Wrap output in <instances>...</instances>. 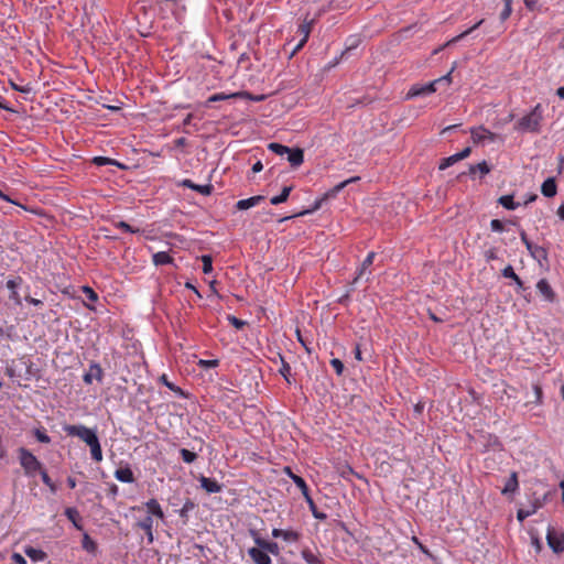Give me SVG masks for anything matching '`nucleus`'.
Here are the masks:
<instances>
[{
  "mask_svg": "<svg viewBox=\"0 0 564 564\" xmlns=\"http://www.w3.org/2000/svg\"><path fill=\"white\" fill-rule=\"evenodd\" d=\"M544 118V109L541 104L535 105L530 112L521 117L514 124V130L520 133H540Z\"/></svg>",
  "mask_w": 564,
  "mask_h": 564,
  "instance_id": "f257e3e1",
  "label": "nucleus"
},
{
  "mask_svg": "<svg viewBox=\"0 0 564 564\" xmlns=\"http://www.w3.org/2000/svg\"><path fill=\"white\" fill-rule=\"evenodd\" d=\"M19 462L26 477H34L43 470L42 463L29 449L20 447L18 449Z\"/></svg>",
  "mask_w": 564,
  "mask_h": 564,
  "instance_id": "f03ea898",
  "label": "nucleus"
},
{
  "mask_svg": "<svg viewBox=\"0 0 564 564\" xmlns=\"http://www.w3.org/2000/svg\"><path fill=\"white\" fill-rule=\"evenodd\" d=\"M64 432L68 436H76L80 438L87 445L91 444L96 440H98L97 433L95 430L89 429L83 424L78 425H64Z\"/></svg>",
  "mask_w": 564,
  "mask_h": 564,
  "instance_id": "7ed1b4c3",
  "label": "nucleus"
},
{
  "mask_svg": "<svg viewBox=\"0 0 564 564\" xmlns=\"http://www.w3.org/2000/svg\"><path fill=\"white\" fill-rule=\"evenodd\" d=\"M546 542L554 553L561 554L564 552V533L554 530L552 527L547 528Z\"/></svg>",
  "mask_w": 564,
  "mask_h": 564,
  "instance_id": "20e7f679",
  "label": "nucleus"
},
{
  "mask_svg": "<svg viewBox=\"0 0 564 564\" xmlns=\"http://www.w3.org/2000/svg\"><path fill=\"white\" fill-rule=\"evenodd\" d=\"M471 139L475 143H492L497 140V134L489 131L485 127H476L470 129Z\"/></svg>",
  "mask_w": 564,
  "mask_h": 564,
  "instance_id": "39448f33",
  "label": "nucleus"
},
{
  "mask_svg": "<svg viewBox=\"0 0 564 564\" xmlns=\"http://www.w3.org/2000/svg\"><path fill=\"white\" fill-rule=\"evenodd\" d=\"M376 253L373 251L369 252L365 260L362 261L360 268L357 270V274L352 281V284L357 283L359 280L365 279L368 282L371 278V271L369 268L372 265Z\"/></svg>",
  "mask_w": 564,
  "mask_h": 564,
  "instance_id": "423d86ee",
  "label": "nucleus"
},
{
  "mask_svg": "<svg viewBox=\"0 0 564 564\" xmlns=\"http://www.w3.org/2000/svg\"><path fill=\"white\" fill-rule=\"evenodd\" d=\"M251 536L253 538L254 543L265 550L267 553H271L273 555H278L280 553V547L276 542H270L264 539H262L257 531L251 530L250 531Z\"/></svg>",
  "mask_w": 564,
  "mask_h": 564,
  "instance_id": "0eeeda50",
  "label": "nucleus"
},
{
  "mask_svg": "<svg viewBox=\"0 0 564 564\" xmlns=\"http://www.w3.org/2000/svg\"><path fill=\"white\" fill-rule=\"evenodd\" d=\"M248 555L256 564H271L272 563L271 557L265 552V550L259 547L258 545H257V547H250L248 550Z\"/></svg>",
  "mask_w": 564,
  "mask_h": 564,
  "instance_id": "6e6552de",
  "label": "nucleus"
},
{
  "mask_svg": "<svg viewBox=\"0 0 564 564\" xmlns=\"http://www.w3.org/2000/svg\"><path fill=\"white\" fill-rule=\"evenodd\" d=\"M435 86H436V82H434V80L430 82L425 85L413 86V87H411V89L408 93V98L430 95L436 90Z\"/></svg>",
  "mask_w": 564,
  "mask_h": 564,
  "instance_id": "1a4fd4ad",
  "label": "nucleus"
},
{
  "mask_svg": "<svg viewBox=\"0 0 564 564\" xmlns=\"http://www.w3.org/2000/svg\"><path fill=\"white\" fill-rule=\"evenodd\" d=\"M536 290L546 302L552 303L555 301L556 295L552 286L545 279H541L540 281H538Z\"/></svg>",
  "mask_w": 564,
  "mask_h": 564,
  "instance_id": "9d476101",
  "label": "nucleus"
},
{
  "mask_svg": "<svg viewBox=\"0 0 564 564\" xmlns=\"http://www.w3.org/2000/svg\"><path fill=\"white\" fill-rule=\"evenodd\" d=\"M104 376V371L99 364L93 362L89 366V371L84 375L83 380L85 383L90 384L93 382V379H96L97 381H101Z\"/></svg>",
  "mask_w": 564,
  "mask_h": 564,
  "instance_id": "9b49d317",
  "label": "nucleus"
},
{
  "mask_svg": "<svg viewBox=\"0 0 564 564\" xmlns=\"http://www.w3.org/2000/svg\"><path fill=\"white\" fill-rule=\"evenodd\" d=\"M22 283V279L20 276H15L12 279H9L7 281V288L10 290V299L17 304H21V297L18 292L19 286Z\"/></svg>",
  "mask_w": 564,
  "mask_h": 564,
  "instance_id": "f8f14e48",
  "label": "nucleus"
},
{
  "mask_svg": "<svg viewBox=\"0 0 564 564\" xmlns=\"http://www.w3.org/2000/svg\"><path fill=\"white\" fill-rule=\"evenodd\" d=\"M527 250L531 254V257L536 260L541 265L544 261H547V251L545 248L541 246H536L534 243H528Z\"/></svg>",
  "mask_w": 564,
  "mask_h": 564,
  "instance_id": "ddd939ff",
  "label": "nucleus"
},
{
  "mask_svg": "<svg viewBox=\"0 0 564 564\" xmlns=\"http://www.w3.org/2000/svg\"><path fill=\"white\" fill-rule=\"evenodd\" d=\"M181 186L191 188L195 192H198L202 195H210L213 192V185L206 184V185H198L193 183L191 180L185 178L180 183Z\"/></svg>",
  "mask_w": 564,
  "mask_h": 564,
  "instance_id": "4468645a",
  "label": "nucleus"
},
{
  "mask_svg": "<svg viewBox=\"0 0 564 564\" xmlns=\"http://www.w3.org/2000/svg\"><path fill=\"white\" fill-rule=\"evenodd\" d=\"M299 32L302 35V37L299 41V43L294 46L292 52L290 53V58L293 57L304 46V44L307 42V39L310 36V32H311L310 24H306V23L301 24L299 26Z\"/></svg>",
  "mask_w": 564,
  "mask_h": 564,
  "instance_id": "2eb2a0df",
  "label": "nucleus"
},
{
  "mask_svg": "<svg viewBox=\"0 0 564 564\" xmlns=\"http://www.w3.org/2000/svg\"><path fill=\"white\" fill-rule=\"evenodd\" d=\"M200 487L208 494H217L221 491V485L213 478L202 476L199 478Z\"/></svg>",
  "mask_w": 564,
  "mask_h": 564,
  "instance_id": "dca6fc26",
  "label": "nucleus"
},
{
  "mask_svg": "<svg viewBox=\"0 0 564 564\" xmlns=\"http://www.w3.org/2000/svg\"><path fill=\"white\" fill-rule=\"evenodd\" d=\"M264 199V196L257 195L246 199H240L236 203V208L239 210H247L251 207L257 206L260 202Z\"/></svg>",
  "mask_w": 564,
  "mask_h": 564,
  "instance_id": "f3484780",
  "label": "nucleus"
},
{
  "mask_svg": "<svg viewBox=\"0 0 564 564\" xmlns=\"http://www.w3.org/2000/svg\"><path fill=\"white\" fill-rule=\"evenodd\" d=\"M288 161L293 167H297L303 163L304 153L300 148L291 149L290 152H286Z\"/></svg>",
  "mask_w": 564,
  "mask_h": 564,
  "instance_id": "a211bd4d",
  "label": "nucleus"
},
{
  "mask_svg": "<svg viewBox=\"0 0 564 564\" xmlns=\"http://www.w3.org/2000/svg\"><path fill=\"white\" fill-rule=\"evenodd\" d=\"M359 180H360L359 176H352V177H350L348 180H345V181L338 183L337 185H335L333 188H330L329 191H327L325 193V197L334 198L347 185H349L351 183H355V182H358Z\"/></svg>",
  "mask_w": 564,
  "mask_h": 564,
  "instance_id": "6ab92c4d",
  "label": "nucleus"
},
{
  "mask_svg": "<svg viewBox=\"0 0 564 564\" xmlns=\"http://www.w3.org/2000/svg\"><path fill=\"white\" fill-rule=\"evenodd\" d=\"M519 489L518 475L516 471H512L509 479L506 481L505 487L501 490L502 495L514 494Z\"/></svg>",
  "mask_w": 564,
  "mask_h": 564,
  "instance_id": "aec40b11",
  "label": "nucleus"
},
{
  "mask_svg": "<svg viewBox=\"0 0 564 564\" xmlns=\"http://www.w3.org/2000/svg\"><path fill=\"white\" fill-rule=\"evenodd\" d=\"M541 192L545 197H553L556 195L557 187L553 177L546 178L541 186Z\"/></svg>",
  "mask_w": 564,
  "mask_h": 564,
  "instance_id": "412c9836",
  "label": "nucleus"
},
{
  "mask_svg": "<svg viewBox=\"0 0 564 564\" xmlns=\"http://www.w3.org/2000/svg\"><path fill=\"white\" fill-rule=\"evenodd\" d=\"M115 477L117 480L126 484H131L134 481L133 473L129 467L118 468L115 471Z\"/></svg>",
  "mask_w": 564,
  "mask_h": 564,
  "instance_id": "4be33fe9",
  "label": "nucleus"
},
{
  "mask_svg": "<svg viewBox=\"0 0 564 564\" xmlns=\"http://www.w3.org/2000/svg\"><path fill=\"white\" fill-rule=\"evenodd\" d=\"M145 507L148 512L150 513L149 516H155L160 519L164 518V512L156 499H150L149 501H147Z\"/></svg>",
  "mask_w": 564,
  "mask_h": 564,
  "instance_id": "5701e85b",
  "label": "nucleus"
},
{
  "mask_svg": "<svg viewBox=\"0 0 564 564\" xmlns=\"http://www.w3.org/2000/svg\"><path fill=\"white\" fill-rule=\"evenodd\" d=\"M155 265L172 264L174 259L165 251H159L152 256Z\"/></svg>",
  "mask_w": 564,
  "mask_h": 564,
  "instance_id": "b1692460",
  "label": "nucleus"
},
{
  "mask_svg": "<svg viewBox=\"0 0 564 564\" xmlns=\"http://www.w3.org/2000/svg\"><path fill=\"white\" fill-rule=\"evenodd\" d=\"M502 275L505 278L511 279V281H514V283L517 284V288H518L519 291L520 290H524L523 282L521 281L519 275L514 272V270H513V268L511 265H507L502 270Z\"/></svg>",
  "mask_w": 564,
  "mask_h": 564,
  "instance_id": "393cba45",
  "label": "nucleus"
},
{
  "mask_svg": "<svg viewBox=\"0 0 564 564\" xmlns=\"http://www.w3.org/2000/svg\"><path fill=\"white\" fill-rule=\"evenodd\" d=\"M285 470H286V474L290 476V478L293 480V482L301 490L302 495L304 492L308 491V487H307L305 480L302 477L293 474L290 467H286Z\"/></svg>",
  "mask_w": 564,
  "mask_h": 564,
  "instance_id": "a878e982",
  "label": "nucleus"
},
{
  "mask_svg": "<svg viewBox=\"0 0 564 564\" xmlns=\"http://www.w3.org/2000/svg\"><path fill=\"white\" fill-rule=\"evenodd\" d=\"M540 507L541 505L539 502H534L530 509H519L517 512V519L520 522H523L527 518L534 514Z\"/></svg>",
  "mask_w": 564,
  "mask_h": 564,
  "instance_id": "bb28decb",
  "label": "nucleus"
},
{
  "mask_svg": "<svg viewBox=\"0 0 564 564\" xmlns=\"http://www.w3.org/2000/svg\"><path fill=\"white\" fill-rule=\"evenodd\" d=\"M66 518L74 524V527L78 530H82L83 527L79 524V512L75 508H66L65 509Z\"/></svg>",
  "mask_w": 564,
  "mask_h": 564,
  "instance_id": "cd10ccee",
  "label": "nucleus"
},
{
  "mask_svg": "<svg viewBox=\"0 0 564 564\" xmlns=\"http://www.w3.org/2000/svg\"><path fill=\"white\" fill-rule=\"evenodd\" d=\"M359 44H360V37L358 35H350L346 40V47H345V51L341 53V57L349 55V53L352 50L357 48Z\"/></svg>",
  "mask_w": 564,
  "mask_h": 564,
  "instance_id": "c85d7f7f",
  "label": "nucleus"
},
{
  "mask_svg": "<svg viewBox=\"0 0 564 564\" xmlns=\"http://www.w3.org/2000/svg\"><path fill=\"white\" fill-rule=\"evenodd\" d=\"M491 171V167L488 165L486 161H482L478 164H474L469 166V174L474 175L476 172H479L481 176L487 175Z\"/></svg>",
  "mask_w": 564,
  "mask_h": 564,
  "instance_id": "c756f323",
  "label": "nucleus"
},
{
  "mask_svg": "<svg viewBox=\"0 0 564 564\" xmlns=\"http://www.w3.org/2000/svg\"><path fill=\"white\" fill-rule=\"evenodd\" d=\"M88 446L90 448L91 458L97 463L101 462L102 460V451H101L99 440H96Z\"/></svg>",
  "mask_w": 564,
  "mask_h": 564,
  "instance_id": "7c9ffc66",
  "label": "nucleus"
},
{
  "mask_svg": "<svg viewBox=\"0 0 564 564\" xmlns=\"http://www.w3.org/2000/svg\"><path fill=\"white\" fill-rule=\"evenodd\" d=\"M301 555L307 564H323L322 560L310 549H303Z\"/></svg>",
  "mask_w": 564,
  "mask_h": 564,
  "instance_id": "2f4dec72",
  "label": "nucleus"
},
{
  "mask_svg": "<svg viewBox=\"0 0 564 564\" xmlns=\"http://www.w3.org/2000/svg\"><path fill=\"white\" fill-rule=\"evenodd\" d=\"M291 191H292L291 186H284L281 194L271 197L270 203L272 205H279V204L284 203L288 199Z\"/></svg>",
  "mask_w": 564,
  "mask_h": 564,
  "instance_id": "473e14b6",
  "label": "nucleus"
},
{
  "mask_svg": "<svg viewBox=\"0 0 564 564\" xmlns=\"http://www.w3.org/2000/svg\"><path fill=\"white\" fill-rule=\"evenodd\" d=\"M498 203L506 209L514 210L520 204L513 200L512 195H505L498 199Z\"/></svg>",
  "mask_w": 564,
  "mask_h": 564,
  "instance_id": "72a5a7b5",
  "label": "nucleus"
},
{
  "mask_svg": "<svg viewBox=\"0 0 564 564\" xmlns=\"http://www.w3.org/2000/svg\"><path fill=\"white\" fill-rule=\"evenodd\" d=\"M82 546L89 553H95L97 550L96 542L91 540V538L87 533H85L83 536Z\"/></svg>",
  "mask_w": 564,
  "mask_h": 564,
  "instance_id": "f704fd0d",
  "label": "nucleus"
},
{
  "mask_svg": "<svg viewBox=\"0 0 564 564\" xmlns=\"http://www.w3.org/2000/svg\"><path fill=\"white\" fill-rule=\"evenodd\" d=\"M25 554L35 562L43 561L45 558V553L42 550L34 547L25 549Z\"/></svg>",
  "mask_w": 564,
  "mask_h": 564,
  "instance_id": "c9c22d12",
  "label": "nucleus"
},
{
  "mask_svg": "<svg viewBox=\"0 0 564 564\" xmlns=\"http://www.w3.org/2000/svg\"><path fill=\"white\" fill-rule=\"evenodd\" d=\"M40 475H41V479H42L43 484H44L45 486H47V487H48L50 491H51L52 494H56V491H57V487H56V485L52 481V479H51V477L48 476V474L46 473V470H45V469L41 470Z\"/></svg>",
  "mask_w": 564,
  "mask_h": 564,
  "instance_id": "e433bc0d",
  "label": "nucleus"
},
{
  "mask_svg": "<svg viewBox=\"0 0 564 564\" xmlns=\"http://www.w3.org/2000/svg\"><path fill=\"white\" fill-rule=\"evenodd\" d=\"M484 22V20H480L478 21L476 24H474L471 28H469L468 30L464 31L463 33L458 34L457 36L453 37L451 41L447 42V45L452 44V43H456L460 40H463L465 36H467L468 34H470L474 30H476L477 28H479V25H481Z\"/></svg>",
  "mask_w": 564,
  "mask_h": 564,
  "instance_id": "4c0bfd02",
  "label": "nucleus"
},
{
  "mask_svg": "<svg viewBox=\"0 0 564 564\" xmlns=\"http://www.w3.org/2000/svg\"><path fill=\"white\" fill-rule=\"evenodd\" d=\"M301 534L293 530H283L282 539L285 542L294 543L300 540Z\"/></svg>",
  "mask_w": 564,
  "mask_h": 564,
  "instance_id": "58836bf2",
  "label": "nucleus"
},
{
  "mask_svg": "<svg viewBox=\"0 0 564 564\" xmlns=\"http://www.w3.org/2000/svg\"><path fill=\"white\" fill-rule=\"evenodd\" d=\"M281 368L279 369V372L281 376L285 379V381L290 384L291 383V366L284 361L283 358H281Z\"/></svg>",
  "mask_w": 564,
  "mask_h": 564,
  "instance_id": "ea45409f",
  "label": "nucleus"
},
{
  "mask_svg": "<svg viewBox=\"0 0 564 564\" xmlns=\"http://www.w3.org/2000/svg\"><path fill=\"white\" fill-rule=\"evenodd\" d=\"M137 525L144 532L153 531V518L151 516H147L144 519L139 521Z\"/></svg>",
  "mask_w": 564,
  "mask_h": 564,
  "instance_id": "a19ab883",
  "label": "nucleus"
},
{
  "mask_svg": "<svg viewBox=\"0 0 564 564\" xmlns=\"http://www.w3.org/2000/svg\"><path fill=\"white\" fill-rule=\"evenodd\" d=\"M269 150L278 155H284L286 152H290V148L280 143H270Z\"/></svg>",
  "mask_w": 564,
  "mask_h": 564,
  "instance_id": "79ce46f5",
  "label": "nucleus"
},
{
  "mask_svg": "<svg viewBox=\"0 0 564 564\" xmlns=\"http://www.w3.org/2000/svg\"><path fill=\"white\" fill-rule=\"evenodd\" d=\"M180 454L182 456V459L187 464H192L197 458V455L194 452H191L186 448H181Z\"/></svg>",
  "mask_w": 564,
  "mask_h": 564,
  "instance_id": "37998d69",
  "label": "nucleus"
},
{
  "mask_svg": "<svg viewBox=\"0 0 564 564\" xmlns=\"http://www.w3.org/2000/svg\"><path fill=\"white\" fill-rule=\"evenodd\" d=\"M203 272L209 274L213 271V259L209 254L202 256Z\"/></svg>",
  "mask_w": 564,
  "mask_h": 564,
  "instance_id": "c03bdc74",
  "label": "nucleus"
},
{
  "mask_svg": "<svg viewBox=\"0 0 564 564\" xmlns=\"http://www.w3.org/2000/svg\"><path fill=\"white\" fill-rule=\"evenodd\" d=\"M237 96H238V94H230V95H226L224 93L214 94L208 98V102L221 101V100H226L229 98H236Z\"/></svg>",
  "mask_w": 564,
  "mask_h": 564,
  "instance_id": "a18cd8bd",
  "label": "nucleus"
},
{
  "mask_svg": "<svg viewBox=\"0 0 564 564\" xmlns=\"http://www.w3.org/2000/svg\"><path fill=\"white\" fill-rule=\"evenodd\" d=\"M115 226H116L117 228H119V229H121V230H123V231H126V232H130V234H137V232H139V231H140V229H138V228H133V227H132V226H130L128 223L122 221V220H120V221L116 223V224H115Z\"/></svg>",
  "mask_w": 564,
  "mask_h": 564,
  "instance_id": "49530a36",
  "label": "nucleus"
},
{
  "mask_svg": "<svg viewBox=\"0 0 564 564\" xmlns=\"http://www.w3.org/2000/svg\"><path fill=\"white\" fill-rule=\"evenodd\" d=\"M34 436L36 437V440L43 444H48L51 443V437L46 434L45 431H42V430H39L36 429L34 431Z\"/></svg>",
  "mask_w": 564,
  "mask_h": 564,
  "instance_id": "de8ad7c7",
  "label": "nucleus"
},
{
  "mask_svg": "<svg viewBox=\"0 0 564 564\" xmlns=\"http://www.w3.org/2000/svg\"><path fill=\"white\" fill-rule=\"evenodd\" d=\"M94 162L99 165V166H102V165H107V164H115V165H118V166H121L119 163H117L115 160H111L109 158H105V156H96L94 159Z\"/></svg>",
  "mask_w": 564,
  "mask_h": 564,
  "instance_id": "09e8293b",
  "label": "nucleus"
},
{
  "mask_svg": "<svg viewBox=\"0 0 564 564\" xmlns=\"http://www.w3.org/2000/svg\"><path fill=\"white\" fill-rule=\"evenodd\" d=\"M455 163H457V161L455 155L453 154L448 158L443 159L438 167L440 170H446L447 167L454 165Z\"/></svg>",
  "mask_w": 564,
  "mask_h": 564,
  "instance_id": "8fccbe9b",
  "label": "nucleus"
},
{
  "mask_svg": "<svg viewBox=\"0 0 564 564\" xmlns=\"http://www.w3.org/2000/svg\"><path fill=\"white\" fill-rule=\"evenodd\" d=\"M328 198L329 197H325V195H324L322 198L317 199L314 203V205H313V207L311 209L304 210V212L300 213L299 215L302 216V215L311 214V213L319 209L322 207L323 202L328 199Z\"/></svg>",
  "mask_w": 564,
  "mask_h": 564,
  "instance_id": "3c124183",
  "label": "nucleus"
},
{
  "mask_svg": "<svg viewBox=\"0 0 564 564\" xmlns=\"http://www.w3.org/2000/svg\"><path fill=\"white\" fill-rule=\"evenodd\" d=\"M330 366L333 367V369L336 371L337 375H341L343 371H344V364L337 359V358H334L330 360Z\"/></svg>",
  "mask_w": 564,
  "mask_h": 564,
  "instance_id": "603ef678",
  "label": "nucleus"
},
{
  "mask_svg": "<svg viewBox=\"0 0 564 564\" xmlns=\"http://www.w3.org/2000/svg\"><path fill=\"white\" fill-rule=\"evenodd\" d=\"M490 227H491V230L496 231V232H502L505 230V225L499 219H492L490 223Z\"/></svg>",
  "mask_w": 564,
  "mask_h": 564,
  "instance_id": "864d4df0",
  "label": "nucleus"
},
{
  "mask_svg": "<svg viewBox=\"0 0 564 564\" xmlns=\"http://www.w3.org/2000/svg\"><path fill=\"white\" fill-rule=\"evenodd\" d=\"M413 543L419 547V550L424 553L426 556L433 558L432 553L420 542L416 536L412 538Z\"/></svg>",
  "mask_w": 564,
  "mask_h": 564,
  "instance_id": "5fc2aeb1",
  "label": "nucleus"
},
{
  "mask_svg": "<svg viewBox=\"0 0 564 564\" xmlns=\"http://www.w3.org/2000/svg\"><path fill=\"white\" fill-rule=\"evenodd\" d=\"M228 321L236 328H241V327H243L246 325L245 321H241V319L237 318L236 316L229 315L228 316Z\"/></svg>",
  "mask_w": 564,
  "mask_h": 564,
  "instance_id": "6e6d98bb",
  "label": "nucleus"
},
{
  "mask_svg": "<svg viewBox=\"0 0 564 564\" xmlns=\"http://www.w3.org/2000/svg\"><path fill=\"white\" fill-rule=\"evenodd\" d=\"M454 68H455V66H453L452 69L446 75L435 79L434 82H436V84H440V83L451 84V82H452V73H453Z\"/></svg>",
  "mask_w": 564,
  "mask_h": 564,
  "instance_id": "4d7b16f0",
  "label": "nucleus"
},
{
  "mask_svg": "<svg viewBox=\"0 0 564 564\" xmlns=\"http://www.w3.org/2000/svg\"><path fill=\"white\" fill-rule=\"evenodd\" d=\"M83 291L84 293L87 295V297L90 300V301H97L98 299V295L97 293L89 286H84L83 288Z\"/></svg>",
  "mask_w": 564,
  "mask_h": 564,
  "instance_id": "13d9d810",
  "label": "nucleus"
},
{
  "mask_svg": "<svg viewBox=\"0 0 564 564\" xmlns=\"http://www.w3.org/2000/svg\"><path fill=\"white\" fill-rule=\"evenodd\" d=\"M523 1H524L525 7L529 10H531V11L540 10V4H539L538 0H523Z\"/></svg>",
  "mask_w": 564,
  "mask_h": 564,
  "instance_id": "bf43d9fd",
  "label": "nucleus"
},
{
  "mask_svg": "<svg viewBox=\"0 0 564 564\" xmlns=\"http://www.w3.org/2000/svg\"><path fill=\"white\" fill-rule=\"evenodd\" d=\"M310 510L312 511V514L315 519H318V520H326L327 516L326 513L324 512H319L316 508V505L314 503V507L310 508Z\"/></svg>",
  "mask_w": 564,
  "mask_h": 564,
  "instance_id": "052dcab7",
  "label": "nucleus"
},
{
  "mask_svg": "<svg viewBox=\"0 0 564 564\" xmlns=\"http://www.w3.org/2000/svg\"><path fill=\"white\" fill-rule=\"evenodd\" d=\"M533 393H534V397H535V400L534 402L535 403H541V399H542V389L539 384H533Z\"/></svg>",
  "mask_w": 564,
  "mask_h": 564,
  "instance_id": "680f3d73",
  "label": "nucleus"
},
{
  "mask_svg": "<svg viewBox=\"0 0 564 564\" xmlns=\"http://www.w3.org/2000/svg\"><path fill=\"white\" fill-rule=\"evenodd\" d=\"M469 154H470V148H465L464 150H462L460 152H458L454 155L456 158V161L458 162L463 159H466Z\"/></svg>",
  "mask_w": 564,
  "mask_h": 564,
  "instance_id": "e2e57ef3",
  "label": "nucleus"
},
{
  "mask_svg": "<svg viewBox=\"0 0 564 564\" xmlns=\"http://www.w3.org/2000/svg\"><path fill=\"white\" fill-rule=\"evenodd\" d=\"M161 381H162V382H163V383H164V384H165L170 390H172V391H180V390H181V389H180V388H177L175 384H173L172 382H170V381L167 380V378H166V376H165V375H163V376L161 377Z\"/></svg>",
  "mask_w": 564,
  "mask_h": 564,
  "instance_id": "0e129e2a",
  "label": "nucleus"
},
{
  "mask_svg": "<svg viewBox=\"0 0 564 564\" xmlns=\"http://www.w3.org/2000/svg\"><path fill=\"white\" fill-rule=\"evenodd\" d=\"M12 88L17 91H21V93H24V94H30L32 91V88L26 85V86H19V85H15V84H12Z\"/></svg>",
  "mask_w": 564,
  "mask_h": 564,
  "instance_id": "69168bd1",
  "label": "nucleus"
},
{
  "mask_svg": "<svg viewBox=\"0 0 564 564\" xmlns=\"http://www.w3.org/2000/svg\"><path fill=\"white\" fill-rule=\"evenodd\" d=\"M12 561L15 564H28L26 560L20 553H13Z\"/></svg>",
  "mask_w": 564,
  "mask_h": 564,
  "instance_id": "338daca9",
  "label": "nucleus"
},
{
  "mask_svg": "<svg viewBox=\"0 0 564 564\" xmlns=\"http://www.w3.org/2000/svg\"><path fill=\"white\" fill-rule=\"evenodd\" d=\"M511 12H512V7H507L505 4V8H503V10L500 13V19L502 21L507 20L510 17Z\"/></svg>",
  "mask_w": 564,
  "mask_h": 564,
  "instance_id": "774afa93",
  "label": "nucleus"
}]
</instances>
